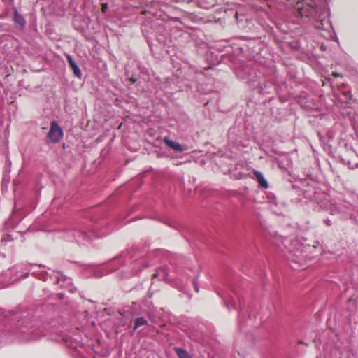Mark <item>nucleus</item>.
I'll list each match as a JSON object with an SVG mask.
<instances>
[{"mask_svg": "<svg viewBox=\"0 0 358 358\" xmlns=\"http://www.w3.org/2000/svg\"><path fill=\"white\" fill-rule=\"evenodd\" d=\"M91 222L92 226L85 222H79L76 223L71 229L66 232V238L69 241H76L79 245H86L91 243L93 239L101 238L110 233L107 230H103V227L108 224L107 222L101 220L99 222V218L94 216Z\"/></svg>", "mask_w": 358, "mask_h": 358, "instance_id": "f257e3e1", "label": "nucleus"}, {"mask_svg": "<svg viewBox=\"0 0 358 358\" xmlns=\"http://www.w3.org/2000/svg\"><path fill=\"white\" fill-rule=\"evenodd\" d=\"M303 194L305 198L317 203L320 209L329 210L332 215H338L342 220H356L353 214L354 207L349 203H331L323 192L317 191L314 187L303 189Z\"/></svg>", "mask_w": 358, "mask_h": 358, "instance_id": "f03ea898", "label": "nucleus"}, {"mask_svg": "<svg viewBox=\"0 0 358 358\" xmlns=\"http://www.w3.org/2000/svg\"><path fill=\"white\" fill-rule=\"evenodd\" d=\"M157 252L158 250L150 251L148 246L145 244L137 245L122 252L115 259L124 258L125 264H128L127 260H129L132 275H136L143 268L149 266L148 259L154 257Z\"/></svg>", "mask_w": 358, "mask_h": 358, "instance_id": "7ed1b4c3", "label": "nucleus"}, {"mask_svg": "<svg viewBox=\"0 0 358 358\" xmlns=\"http://www.w3.org/2000/svg\"><path fill=\"white\" fill-rule=\"evenodd\" d=\"M294 8L297 10L299 16L312 18L315 21L314 26L317 29L326 30L330 25L325 13L322 11L321 8L317 6L314 1L307 3L305 0H299L295 3Z\"/></svg>", "mask_w": 358, "mask_h": 358, "instance_id": "20e7f679", "label": "nucleus"}, {"mask_svg": "<svg viewBox=\"0 0 358 358\" xmlns=\"http://www.w3.org/2000/svg\"><path fill=\"white\" fill-rule=\"evenodd\" d=\"M281 242L288 250L287 258L290 261L303 266L306 261L310 259L307 252L304 250L305 247L299 241H291L287 238H284Z\"/></svg>", "mask_w": 358, "mask_h": 358, "instance_id": "39448f33", "label": "nucleus"}, {"mask_svg": "<svg viewBox=\"0 0 358 358\" xmlns=\"http://www.w3.org/2000/svg\"><path fill=\"white\" fill-rule=\"evenodd\" d=\"M234 73L239 80L243 81L250 88L254 85H256L255 82L259 77L257 73L248 64L237 66L234 69Z\"/></svg>", "mask_w": 358, "mask_h": 358, "instance_id": "423d86ee", "label": "nucleus"}, {"mask_svg": "<svg viewBox=\"0 0 358 358\" xmlns=\"http://www.w3.org/2000/svg\"><path fill=\"white\" fill-rule=\"evenodd\" d=\"M11 320L15 322L16 328L20 329V333L29 336L34 333V330H31V318L27 313H14L11 315Z\"/></svg>", "mask_w": 358, "mask_h": 358, "instance_id": "0eeeda50", "label": "nucleus"}, {"mask_svg": "<svg viewBox=\"0 0 358 358\" xmlns=\"http://www.w3.org/2000/svg\"><path fill=\"white\" fill-rule=\"evenodd\" d=\"M224 303L229 311L231 308L238 311V317L243 314L245 306L244 299L241 297L238 293L234 292L233 295L229 296V299H224Z\"/></svg>", "mask_w": 358, "mask_h": 358, "instance_id": "6e6552de", "label": "nucleus"}, {"mask_svg": "<svg viewBox=\"0 0 358 358\" xmlns=\"http://www.w3.org/2000/svg\"><path fill=\"white\" fill-rule=\"evenodd\" d=\"M9 261L4 255L0 254V276L4 278L8 284H12L15 280L12 277H8V272H13L15 270V266H8Z\"/></svg>", "mask_w": 358, "mask_h": 358, "instance_id": "1a4fd4ad", "label": "nucleus"}, {"mask_svg": "<svg viewBox=\"0 0 358 358\" xmlns=\"http://www.w3.org/2000/svg\"><path fill=\"white\" fill-rule=\"evenodd\" d=\"M64 133L62 127L57 121L54 120L50 124V130L47 134V138L49 141L57 143L63 137Z\"/></svg>", "mask_w": 358, "mask_h": 358, "instance_id": "9d476101", "label": "nucleus"}, {"mask_svg": "<svg viewBox=\"0 0 358 358\" xmlns=\"http://www.w3.org/2000/svg\"><path fill=\"white\" fill-rule=\"evenodd\" d=\"M46 278L45 280L47 281L48 279L52 281L53 284L59 285L60 287H64L65 284L69 285L71 283V279L69 277L64 275L62 273L53 272L52 273H48L45 272Z\"/></svg>", "mask_w": 358, "mask_h": 358, "instance_id": "9b49d317", "label": "nucleus"}, {"mask_svg": "<svg viewBox=\"0 0 358 358\" xmlns=\"http://www.w3.org/2000/svg\"><path fill=\"white\" fill-rule=\"evenodd\" d=\"M256 85L251 87V89L253 90H257V93L264 95L267 94H270L271 92V90L273 89V85L270 82H262L260 80V78L258 77L257 81L255 82Z\"/></svg>", "mask_w": 358, "mask_h": 358, "instance_id": "f8f14e48", "label": "nucleus"}, {"mask_svg": "<svg viewBox=\"0 0 358 358\" xmlns=\"http://www.w3.org/2000/svg\"><path fill=\"white\" fill-rule=\"evenodd\" d=\"M17 332H10V326L7 324L3 317L0 316V343L4 338H8L12 334H17Z\"/></svg>", "mask_w": 358, "mask_h": 358, "instance_id": "ddd939ff", "label": "nucleus"}, {"mask_svg": "<svg viewBox=\"0 0 358 358\" xmlns=\"http://www.w3.org/2000/svg\"><path fill=\"white\" fill-rule=\"evenodd\" d=\"M66 57L69 66L73 72L75 76L80 78L82 76V71L78 65L77 64V63L76 62V61L74 60V59L73 58V57L69 54H66Z\"/></svg>", "mask_w": 358, "mask_h": 358, "instance_id": "4468645a", "label": "nucleus"}, {"mask_svg": "<svg viewBox=\"0 0 358 358\" xmlns=\"http://www.w3.org/2000/svg\"><path fill=\"white\" fill-rule=\"evenodd\" d=\"M164 142L166 145L175 152H182L184 150V148L178 142L173 141L168 137L164 138Z\"/></svg>", "mask_w": 358, "mask_h": 358, "instance_id": "2eb2a0df", "label": "nucleus"}, {"mask_svg": "<svg viewBox=\"0 0 358 358\" xmlns=\"http://www.w3.org/2000/svg\"><path fill=\"white\" fill-rule=\"evenodd\" d=\"M13 21L20 29L22 30L25 27L26 20L24 17L18 13L16 8H14Z\"/></svg>", "mask_w": 358, "mask_h": 358, "instance_id": "dca6fc26", "label": "nucleus"}, {"mask_svg": "<svg viewBox=\"0 0 358 358\" xmlns=\"http://www.w3.org/2000/svg\"><path fill=\"white\" fill-rule=\"evenodd\" d=\"M253 174L259 187L263 189H267L268 187V183L261 171L255 170Z\"/></svg>", "mask_w": 358, "mask_h": 358, "instance_id": "f3484780", "label": "nucleus"}, {"mask_svg": "<svg viewBox=\"0 0 358 358\" xmlns=\"http://www.w3.org/2000/svg\"><path fill=\"white\" fill-rule=\"evenodd\" d=\"M78 338H73L72 336H66L64 338V341L69 346V348L78 350V348L80 346V342L78 338L80 336H77Z\"/></svg>", "mask_w": 358, "mask_h": 358, "instance_id": "a211bd4d", "label": "nucleus"}, {"mask_svg": "<svg viewBox=\"0 0 358 358\" xmlns=\"http://www.w3.org/2000/svg\"><path fill=\"white\" fill-rule=\"evenodd\" d=\"M173 350L179 358H192L185 349L175 347Z\"/></svg>", "mask_w": 358, "mask_h": 358, "instance_id": "6ab92c4d", "label": "nucleus"}, {"mask_svg": "<svg viewBox=\"0 0 358 358\" xmlns=\"http://www.w3.org/2000/svg\"><path fill=\"white\" fill-rule=\"evenodd\" d=\"M148 320L143 317H138L134 321V327H133V332L136 331V329L140 327L141 326H144V325H147L148 324Z\"/></svg>", "mask_w": 358, "mask_h": 358, "instance_id": "aec40b11", "label": "nucleus"}, {"mask_svg": "<svg viewBox=\"0 0 358 358\" xmlns=\"http://www.w3.org/2000/svg\"><path fill=\"white\" fill-rule=\"evenodd\" d=\"M8 277H12L13 280H15L12 283H14L15 281H17L20 278H27L29 275L28 273H22L21 275H18V271L17 268L15 267V270H14L13 272H8Z\"/></svg>", "mask_w": 358, "mask_h": 358, "instance_id": "412c9836", "label": "nucleus"}, {"mask_svg": "<svg viewBox=\"0 0 358 358\" xmlns=\"http://www.w3.org/2000/svg\"><path fill=\"white\" fill-rule=\"evenodd\" d=\"M165 224L169 226L170 227H172L176 230L180 231L181 230V225L176 222V221L171 220L169 219H166L165 220L162 221Z\"/></svg>", "mask_w": 358, "mask_h": 358, "instance_id": "4be33fe9", "label": "nucleus"}, {"mask_svg": "<svg viewBox=\"0 0 358 358\" xmlns=\"http://www.w3.org/2000/svg\"><path fill=\"white\" fill-rule=\"evenodd\" d=\"M87 268L92 271L95 277H101L103 275V273L99 270V268L94 265H87Z\"/></svg>", "mask_w": 358, "mask_h": 358, "instance_id": "5701e85b", "label": "nucleus"}, {"mask_svg": "<svg viewBox=\"0 0 358 358\" xmlns=\"http://www.w3.org/2000/svg\"><path fill=\"white\" fill-rule=\"evenodd\" d=\"M355 308H356L355 301L352 299V297H350L348 300L347 308L350 313H353Z\"/></svg>", "mask_w": 358, "mask_h": 358, "instance_id": "b1692460", "label": "nucleus"}, {"mask_svg": "<svg viewBox=\"0 0 358 358\" xmlns=\"http://www.w3.org/2000/svg\"><path fill=\"white\" fill-rule=\"evenodd\" d=\"M119 313L124 317L125 318H129V317H131V313L130 311V308L127 309V310H120L119 311Z\"/></svg>", "mask_w": 358, "mask_h": 358, "instance_id": "393cba45", "label": "nucleus"}, {"mask_svg": "<svg viewBox=\"0 0 358 358\" xmlns=\"http://www.w3.org/2000/svg\"><path fill=\"white\" fill-rule=\"evenodd\" d=\"M343 95L345 97V99L343 101L347 103L348 102V101H350L352 99V95L350 94V92L348 91L343 92Z\"/></svg>", "mask_w": 358, "mask_h": 358, "instance_id": "a878e982", "label": "nucleus"}, {"mask_svg": "<svg viewBox=\"0 0 358 358\" xmlns=\"http://www.w3.org/2000/svg\"><path fill=\"white\" fill-rule=\"evenodd\" d=\"M235 17L237 20L238 23H239V22L241 21H243L245 17L244 15H239L238 13H236Z\"/></svg>", "mask_w": 358, "mask_h": 358, "instance_id": "bb28decb", "label": "nucleus"}, {"mask_svg": "<svg viewBox=\"0 0 358 358\" xmlns=\"http://www.w3.org/2000/svg\"><path fill=\"white\" fill-rule=\"evenodd\" d=\"M197 278H198V277L196 276V278H194V290H195L196 292H199V285H198Z\"/></svg>", "mask_w": 358, "mask_h": 358, "instance_id": "cd10ccee", "label": "nucleus"}, {"mask_svg": "<svg viewBox=\"0 0 358 358\" xmlns=\"http://www.w3.org/2000/svg\"><path fill=\"white\" fill-rule=\"evenodd\" d=\"M163 271H164V275H165L166 279H169V278H171V277L170 276V273H169V272L167 271V269L164 268V269H163Z\"/></svg>", "mask_w": 358, "mask_h": 358, "instance_id": "c85d7f7f", "label": "nucleus"}, {"mask_svg": "<svg viewBox=\"0 0 358 358\" xmlns=\"http://www.w3.org/2000/svg\"><path fill=\"white\" fill-rule=\"evenodd\" d=\"M129 79L131 84H134L138 80L134 76H131Z\"/></svg>", "mask_w": 358, "mask_h": 358, "instance_id": "c756f323", "label": "nucleus"}, {"mask_svg": "<svg viewBox=\"0 0 358 358\" xmlns=\"http://www.w3.org/2000/svg\"><path fill=\"white\" fill-rule=\"evenodd\" d=\"M324 223L329 227L332 224L331 220L329 218L324 220Z\"/></svg>", "mask_w": 358, "mask_h": 358, "instance_id": "7c9ffc66", "label": "nucleus"}, {"mask_svg": "<svg viewBox=\"0 0 358 358\" xmlns=\"http://www.w3.org/2000/svg\"><path fill=\"white\" fill-rule=\"evenodd\" d=\"M40 337L39 334H37V335H33L31 336L30 338H29V340L30 341H34V340H37Z\"/></svg>", "mask_w": 358, "mask_h": 358, "instance_id": "2f4dec72", "label": "nucleus"}, {"mask_svg": "<svg viewBox=\"0 0 358 358\" xmlns=\"http://www.w3.org/2000/svg\"><path fill=\"white\" fill-rule=\"evenodd\" d=\"M334 77H342V75L341 73H338L337 72H333L331 74Z\"/></svg>", "mask_w": 358, "mask_h": 358, "instance_id": "473e14b6", "label": "nucleus"}, {"mask_svg": "<svg viewBox=\"0 0 358 358\" xmlns=\"http://www.w3.org/2000/svg\"><path fill=\"white\" fill-rule=\"evenodd\" d=\"M57 296L59 299H62L64 296V294L63 293H58Z\"/></svg>", "mask_w": 358, "mask_h": 358, "instance_id": "72a5a7b5", "label": "nucleus"}, {"mask_svg": "<svg viewBox=\"0 0 358 358\" xmlns=\"http://www.w3.org/2000/svg\"><path fill=\"white\" fill-rule=\"evenodd\" d=\"M170 264H171L173 267H174L176 264H175V262H174L173 261H172V260H171V261L170 262Z\"/></svg>", "mask_w": 358, "mask_h": 358, "instance_id": "f704fd0d", "label": "nucleus"}, {"mask_svg": "<svg viewBox=\"0 0 358 358\" xmlns=\"http://www.w3.org/2000/svg\"><path fill=\"white\" fill-rule=\"evenodd\" d=\"M302 99H303V96H301L299 97V101H300L301 103L302 102Z\"/></svg>", "mask_w": 358, "mask_h": 358, "instance_id": "c9c22d12", "label": "nucleus"}, {"mask_svg": "<svg viewBox=\"0 0 358 358\" xmlns=\"http://www.w3.org/2000/svg\"><path fill=\"white\" fill-rule=\"evenodd\" d=\"M157 275V273H154L152 276H153V278H156Z\"/></svg>", "mask_w": 358, "mask_h": 358, "instance_id": "e433bc0d", "label": "nucleus"}, {"mask_svg": "<svg viewBox=\"0 0 358 358\" xmlns=\"http://www.w3.org/2000/svg\"><path fill=\"white\" fill-rule=\"evenodd\" d=\"M3 181H7V179H6L5 176H3Z\"/></svg>", "mask_w": 358, "mask_h": 358, "instance_id": "4c0bfd02", "label": "nucleus"}, {"mask_svg": "<svg viewBox=\"0 0 358 358\" xmlns=\"http://www.w3.org/2000/svg\"><path fill=\"white\" fill-rule=\"evenodd\" d=\"M3 181H7V179H6L5 176H3Z\"/></svg>", "mask_w": 358, "mask_h": 358, "instance_id": "58836bf2", "label": "nucleus"}, {"mask_svg": "<svg viewBox=\"0 0 358 358\" xmlns=\"http://www.w3.org/2000/svg\"><path fill=\"white\" fill-rule=\"evenodd\" d=\"M299 343L303 344V343H303V341H299Z\"/></svg>", "mask_w": 358, "mask_h": 358, "instance_id": "ea45409f", "label": "nucleus"}, {"mask_svg": "<svg viewBox=\"0 0 358 358\" xmlns=\"http://www.w3.org/2000/svg\"><path fill=\"white\" fill-rule=\"evenodd\" d=\"M209 358H215V357H213H213H209Z\"/></svg>", "mask_w": 358, "mask_h": 358, "instance_id": "a19ab883", "label": "nucleus"}, {"mask_svg": "<svg viewBox=\"0 0 358 358\" xmlns=\"http://www.w3.org/2000/svg\"><path fill=\"white\" fill-rule=\"evenodd\" d=\"M317 358H318V357H317Z\"/></svg>", "mask_w": 358, "mask_h": 358, "instance_id": "79ce46f5", "label": "nucleus"}]
</instances>
